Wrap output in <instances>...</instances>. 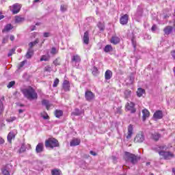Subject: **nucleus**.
<instances>
[{
  "instance_id": "f257e3e1",
  "label": "nucleus",
  "mask_w": 175,
  "mask_h": 175,
  "mask_svg": "<svg viewBox=\"0 0 175 175\" xmlns=\"http://www.w3.org/2000/svg\"><path fill=\"white\" fill-rule=\"evenodd\" d=\"M152 150H154L156 152H159V154L161 157H163V159L167 160L171 159V158H174V154L171 152L166 151L167 150V146H160L152 148Z\"/></svg>"
},
{
  "instance_id": "f03ea898",
  "label": "nucleus",
  "mask_w": 175,
  "mask_h": 175,
  "mask_svg": "<svg viewBox=\"0 0 175 175\" xmlns=\"http://www.w3.org/2000/svg\"><path fill=\"white\" fill-rule=\"evenodd\" d=\"M21 92L23 94L25 98L30 100L38 99V93L35 91L33 88L29 86L28 88H24L21 90Z\"/></svg>"
},
{
  "instance_id": "7ed1b4c3",
  "label": "nucleus",
  "mask_w": 175,
  "mask_h": 175,
  "mask_svg": "<svg viewBox=\"0 0 175 175\" xmlns=\"http://www.w3.org/2000/svg\"><path fill=\"white\" fill-rule=\"evenodd\" d=\"M124 158L126 162H130L132 165H136L140 161V157L129 152H124Z\"/></svg>"
},
{
  "instance_id": "20e7f679",
  "label": "nucleus",
  "mask_w": 175,
  "mask_h": 175,
  "mask_svg": "<svg viewBox=\"0 0 175 175\" xmlns=\"http://www.w3.org/2000/svg\"><path fill=\"white\" fill-rule=\"evenodd\" d=\"M46 148H55V147H59V142L55 138H49L45 141Z\"/></svg>"
},
{
  "instance_id": "39448f33",
  "label": "nucleus",
  "mask_w": 175,
  "mask_h": 175,
  "mask_svg": "<svg viewBox=\"0 0 175 175\" xmlns=\"http://www.w3.org/2000/svg\"><path fill=\"white\" fill-rule=\"evenodd\" d=\"M21 6H22L21 4L18 3L12 5L10 7V10L12 14H17V13H20V10H21Z\"/></svg>"
},
{
  "instance_id": "423d86ee",
  "label": "nucleus",
  "mask_w": 175,
  "mask_h": 175,
  "mask_svg": "<svg viewBox=\"0 0 175 175\" xmlns=\"http://www.w3.org/2000/svg\"><path fill=\"white\" fill-rule=\"evenodd\" d=\"M143 16V8L138 7L136 13L134 15V19L136 21H140V19Z\"/></svg>"
},
{
  "instance_id": "0eeeda50",
  "label": "nucleus",
  "mask_w": 175,
  "mask_h": 175,
  "mask_svg": "<svg viewBox=\"0 0 175 175\" xmlns=\"http://www.w3.org/2000/svg\"><path fill=\"white\" fill-rule=\"evenodd\" d=\"M126 109L132 114L136 113V108H135V104L133 102L127 103L126 105Z\"/></svg>"
},
{
  "instance_id": "6e6552de",
  "label": "nucleus",
  "mask_w": 175,
  "mask_h": 175,
  "mask_svg": "<svg viewBox=\"0 0 175 175\" xmlns=\"http://www.w3.org/2000/svg\"><path fill=\"white\" fill-rule=\"evenodd\" d=\"M144 133L143 132H140L137 134L136 137L134 139L135 143H143L144 142Z\"/></svg>"
},
{
  "instance_id": "1a4fd4ad",
  "label": "nucleus",
  "mask_w": 175,
  "mask_h": 175,
  "mask_svg": "<svg viewBox=\"0 0 175 175\" xmlns=\"http://www.w3.org/2000/svg\"><path fill=\"white\" fill-rule=\"evenodd\" d=\"M85 98L86 100L90 101L95 98V94L91 91H86L85 93Z\"/></svg>"
},
{
  "instance_id": "9d476101",
  "label": "nucleus",
  "mask_w": 175,
  "mask_h": 175,
  "mask_svg": "<svg viewBox=\"0 0 175 175\" xmlns=\"http://www.w3.org/2000/svg\"><path fill=\"white\" fill-rule=\"evenodd\" d=\"M81 62V57L79 55H74L71 57V64H80Z\"/></svg>"
},
{
  "instance_id": "9b49d317",
  "label": "nucleus",
  "mask_w": 175,
  "mask_h": 175,
  "mask_svg": "<svg viewBox=\"0 0 175 175\" xmlns=\"http://www.w3.org/2000/svg\"><path fill=\"white\" fill-rule=\"evenodd\" d=\"M128 20H129V16L126 14L120 17V23L122 25H126L128 24Z\"/></svg>"
},
{
  "instance_id": "f8f14e48",
  "label": "nucleus",
  "mask_w": 175,
  "mask_h": 175,
  "mask_svg": "<svg viewBox=\"0 0 175 175\" xmlns=\"http://www.w3.org/2000/svg\"><path fill=\"white\" fill-rule=\"evenodd\" d=\"M44 151V145L43 143H38L36 147V152L37 154H40Z\"/></svg>"
},
{
  "instance_id": "ddd939ff",
  "label": "nucleus",
  "mask_w": 175,
  "mask_h": 175,
  "mask_svg": "<svg viewBox=\"0 0 175 175\" xmlns=\"http://www.w3.org/2000/svg\"><path fill=\"white\" fill-rule=\"evenodd\" d=\"M10 167H12V165L8 164L3 168L1 169V172L3 175H10Z\"/></svg>"
},
{
  "instance_id": "4468645a",
  "label": "nucleus",
  "mask_w": 175,
  "mask_h": 175,
  "mask_svg": "<svg viewBox=\"0 0 175 175\" xmlns=\"http://www.w3.org/2000/svg\"><path fill=\"white\" fill-rule=\"evenodd\" d=\"M62 87L63 90H64L66 92H67L68 91H70V82H69V81L68 80H64Z\"/></svg>"
},
{
  "instance_id": "2eb2a0df",
  "label": "nucleus",
  "mask_w": 175,
  "mask_h": 175,
  "mask_svg": "<svg viewBox=\"0 0 175 175\" xmlns=\"http://www.w3.org/2000/svg\"><path fill=\"white\" fill-rule=\"evenodd\" d=\"M153 118H155L156 120H161V118H163V113L162 111H156L153 115Z\"/></svg>"
},
{
  "instance_id": "dca6fc26",
  "label": "nucleus",
  "mask_w": 175,
  "mask_h": 175,
  "mask_svg": "<svg viewBox=\"0 0 175 175\" xmlns=\"http://www.w3.org/2000/svg\"><path fill=\"white\" fill-rule=\"evenodd\" d=\"M132 135H133V125L130 124L128 126V132H127V135L126 138L129 140L132 137Z\"/></svg>"
},
{
  "instance_id": "f3484780",
  "label": "nucleus",
  "mask_w": 175,
  "mask_h": 175,
  "mask_svg": "<svg viewBox=\"0 0 175 175\" xmlns=\"http://www.w3.org/2000/svg\"><path fill=\"white\" fill-rule=\"evenodd\" d=\"M83 42L84 44H88L90 43V33L88 31L84 33Z\"/></svg>"
},
{
  "instance_id": "a211bd4d",
  "label": "nucleus",
  "mask_w": 175,
  "mask_h": 175,
  "mask_svg": "<svg viewBox=\"0 0 175 175\" xmlns=\"http://www.w3.org/2000/svg\"><path fill=\"white\" fill-rule=\"evenodd\" d=\"M42 106H45L46 110H50V107H51V104L49 100L43 99L42 100Z\"/></svg>"
},
{
  "instance_id": "6ab92c4d",
  "label": "nucleus",
  "mask_w": 175,
  "mask_h": 175,
  "mask_svg": "<svg viewBox=\"0 0 175 175\" xmlns=\"http://www.w3.org/2000/svg\"><path fill=\"white\" fill-rule=\"evenodd\" d=\"M150 117V111H148L146 109L142 111V120L143 121H146L147 118Z\"/></svg>"
},
{
  "instance_id": "aec40b11",
  "label": "nucleus",
  "mask_w": 175,
  "mask_h": 175,
  "mask_svg": "<svg viewBox=\"0 0 175 175\" xmlns=\"http://www.w3.org/2000/svg\"><path fill=\"white\" fill-rule=\"evenodd\" d=\"M163 32L165 35H170L172 32H173V27L172 26H167L164 28Z\"/></svg>"
},
{
  "instance_id": "412c9836",
  "label": "nucleus",
  "mask_w": 175,
  "mask_h": 175,
  "mask_svg": "<svg viewBox=\"0 0 175 175\" xmlns=\"http://www.w3.org/2000/svg\"><path fill=\"white\" fill-rule=\"evenodd\" d=\"M113 77V72L110 70H107L105 74V80H110Z\"/></svg>"
},
{
  "instance_id": "4be33fe9",
  "label": "nucleus",
  "mask_w": 175,
  "mask_h": 175,
  "mask_svg": "<svg viewBox=\"0 0 175 175\" xmlns=\"http://www.w3.org/2000/svg\"><path fill=\"white\" fill-rule=\"evenodd\" d=\"M110 42L112 43V44H118V43L120 42V39L117 36H112Z\"/></svg>"
},
{
  "instance_id": "5701e85b",
  "label": "nucleus",
  "mask_w": 175,
  "mask_h": 175,
  "mask_svg": "<svg viewBox=\"0 0 175 175\" xmlns=\"http://www.w3.org/2000/svg\"><path fill=\"white\" fill-rule=\"evenodd\" d=\"M33 55V49H29L26 55H25L26 58L27 59H29L32 58Z\"/></svg>"
},
{
  "instance_id": "b1692460",
  "label": "nucleus",
  "mask_w": 175,
  "mask_h": 175,
  "mask_svg": "<svg viewBox=\"0 0 175 175\" xmlns=\"http://www.w3.org/2000/svg\"><path fill=\"white\" fill-rule=\"evenodd\" d=\"M79 144H80V140L77 139H72L70 143V146L71 147L79 146Z\"/></svg>"
},
{
  "instance_id": "393cba45",
  "label": "nucleus",
  "mask_w": 175,
  "mask_h": 175,
  "mask_svg": "<svg viewBox=\"0 0 175 175\" xmlns=\"http://www.w3.org/2000/svg\"><path fill=\"white\" fill-rule=\"evenodd\" d=\"M152 139L155 142H158L161 139V134L159 133H154L152 134Z\"/></svg>"
},
{
  "instance_id": "a878e982",
  "label": "nucleus",
  "mask_w": 175,
  "mask_h": 175,
  "mask_svg": "<svg viewBox=\"0 0 175 175\" xmlns=\"http://www.w3.org/2000/svg\"><path fill=\"white\" fill-rule=\"evenodd\" d=\"M14 137H16V135H14V133L10 132L8 135V137H7L8 143H12V139H14Z\"/></svg>"
},
{
  "instance_id": "bb28decb",
  "label": "nucleus",
  "mask_w": 175,
  "mask_h": 175,
  "mask_svg": "<svg viewBox=\"0 0 175 175\" xmlns=\"http://www.w3.org/2000/svg\"><path fill=\"white\" fill-rule=\"evenodd\" d=\"M145 90L143 88H138L137 91V96L139 98L143 96V94H144Z\"/></svg>"
},
{
  "instance_id": "cd10ccee",
  "label": "nucleus",
  "mask_w": 175,
  "mask_h": 175,
  "mask_svg": "<svg viewBox=\"0 0 175 175\" xmlns=\"http://www.w3.org/2000/svg\"><path fill=\"white\" fill-rule=\"evenodd\" d=\"M105 53H110V51H113V47L110 44H107L104 48Z\"/></svg>"
},
{
  "instance_id": "c85d7f7f",
  "label": "nucleus",
  "mask_w": 175,
  "mask_h": 175,
  "mask_svg": "<svg viewBox=\"0 0 175 175\" xmlns=\"http://www.w3.org/2000/svg\"><path fill=\"white\" fill-rule=\"evenodd\" d=\"M27 151V147H25V144H22L20 149L18 150L19 154H23Z\"/></svg>"
},
{
  "instance_id": "c756f323",
  "label": "nucleus",
  "mask_w": 175,
  "mask_h": 175,
  "mask_svg": "<svg viewBox=\"0 0 175 175\" xmlns=\"http://www.w3.org/2000/svg\"><path fill=\"white\" fill-rule=\"evenodd\" d=\"M64 112L62 110H56L55 111V116L57 118H59V117H62Z\"/></svg>"
},
{
  "instance_id": "7c9ffc66",
  "label": "nucleus",
  "mask_w": 175,
  "mask_h": 175,
  "mask_svg": "<svg viewBox=\"0 0 175 175\" xmlns=\"http://www.w3.org/2000/svg\"><path fill=\"white\" fill-rule=\"evenodd\" d=\"M12 29L13 27H12V25L8 24L5 25V27L3 29L2 32H9V31H10V29Z\"/></svg>"
},
{
  "instance_id": "2f4dec72",
  "label": "nucleus",
  "mask_w": 175,
  "mask_h": 175,
  "mask_svg": "<svg viewBox=\"0 0 175 175\" xmlns=\"http://www.w3.org/2000/svg\"><path fill=\"white\" fill-rule=\"evenodd\" d=\"M81 114H83V111H80L79 109H75L72 113V116H81Z\"/></svg>"
},
{
  "instance_id": "473e14b6",
  "label": "nucleus",
  "mask_w": 175,
  "mask_h": 175,
  "mask_svg": "<svg viewBox=\"0 0 175 175\" xmlns=\"http://www.w3.org/2000/svg\"><path fill=\"white\" fill-rule=\"evenodd\" d=\"M25 21V18L23 17H20L18 16H15V23H23Z\"/></svg>"
},
{
  "instance_id": "72a5a7b5",
  "label": "nucleus",
  "mask_w": 175,
  "mask_h": 175,
  "mask_svg": "<svg viewBox=\"0 0 175 175\" xmlns=\"http://www.w3.org/2000/svg\"><path fill=\"white\" fill-rule=\"evenodd\" d=\"M97 27L100 29V31H105V23H104L98 22V23L97 24Z\"/></svg>"
},
{
  "instance_id": "f704fd0d",
  "label": "nucleus",
  "mask_w": 175,
  "mask_h": 175,
  "mask_svg": "<svg viewBox=\"0 0 175 175\" xmlns=\"http://www.w3.org/2000/svg\"><path fill=\"white\" fill-rule=\"evenodd\" d=\"M52 175H61V171L58 169H53L51 170Z\"/></svg>"
},
{
  "instance_id": "c9c22d12",
  "label": "nucleus",
  "mask_w": 175,
  "mask_h": 175,
  "mask_svg": "<svg viewBox=\"0 0 175 175\" xmlns=\"http://www.w3.org/2000/svg\"><path fill=\"white\" fill-rule=\"evenodd\" d=\"M38 43H39V39L37 38L34 42H31L29 44V49H32V47H33V46H36Z\"/></svg>"
},
{
  "instance_id": "e433bc0d",
  "label": "nucleus",
  "mask_w": 175,
  "mask_h": 175,
  "mask_svg": "<svg viewBox=\"0 0 175 175\" xmlns=\"http://www.w3.org/2000/svg\"><path fill=\"white\" fill-rule=\"evenodd\" d=\"M132 94V91L129 90H125L124 92V96L126 99H128V98H129V96H131Z\"/></svg>"
},
{
  "instance_id": "4c0bfd02",
  "label": "nucleus",
  "mask_w": 175,
  "mask_h": 175,
  "mask_svg": "<svg viewBox=\"0 0 175 175\" xmlns=\"http://www.w3.org/2000/svg\"><path fill=\"white\" fill-rule=\"evenodd\" d=\"M129 81L130 84H133V81H135V74L131 73L129 76Z\"/></svg>"
},
{
  "instance_id": "58836bf2",
  "label": "nucleus",
  "mask_w": 175,
  "mask_h": 175,
  "mask_svg": "<svg viewBox=\"0 0 175 175\" xmlns=\"http://www.w3.org/2000/svg\"><path fill=\"white\" fill-rule=\"evenodd\" d=\"M51 54L52 55H55V54H58V51L56 47H52L51 49Z\"/></svg>"
},
{
  "instance_id": "ea45409f",
  "label": "nucleus",
  "mask_w": 175,
  "mask_h": 175,
  "mask_svg": "<svg viewBox=\"0 0 175 175\" xmlns=\"http://www.w3.org/2000/svg\"><path fill=\"white\" fill-rule=\"evenodd\" d=\"M50 59V57L47 56V55H42L41 57V58L40 59V62L42 61H49Z\"/></svg>"
},
{
  "instance_id": "a19ab883",
  "label": "nucleus",
  "mask_w": 175,
  "mask_h": 175,
  "mask_svg": "<svg viewBox=\"0 0 175 175\" xmlns=\"http://www.w3.org/2000/svg\"><path fill=\"white\" fill-rule=\"evenodd\" d=\"M68 10V5H62L60 6V10L61 12H65Z\"/></svg>"
},
{
  "instance_id": "79ce46f5",
  "label": "nucleus",
  "mask_w": 175,
  "mask_h": 175,
  "mask_svg": "<svg viewBox=\"0 0 175 175\" xmlns=\"http://www.w3.org/2000/svg\"><path fill=\"white\" fill-rule=\"evenodd\" d=\"M131 42L134 50H136V39L135 38V37L132 38Z\"/></svg>"
},
{
  "instance_id": "37998d69",
  "label": "nucleus",
  "mask_w": 175,
  "mask_h": 175,
  "mask_svg": "<svg viewBox=\"0 0 175 175\" xmlns=\"http://www.w3.org/2000/svg\"><path fill=\"white\" fill-rule=\"evenodd\" d=\"M53 64L55 66H58V65H61V62L59 61V58H57L53 61Z\"/></svg>"
},
{
  "instance_id": "c03bdc74",
  "label": "nucleus",
  "mask_w": 175,
  "mask_h": 175,
  "mask_svg": "<svg viewBox=\"0 0 175 175\" xmlns=\"http://www.w3.org/2000/svg\"><path fill=\"white\" fill-rule=\"evenodd\" d=\"M58 84H59V79L56 78L53 82V87L55 88V87H57Z\"/></svg>"
},
{
  "instance_id": "a18cd8bd",
  "label": "nucleus",
  "mask_w": 175,
  "mask_h": 175,
  "mask_svg": "<svg viewBox=\"0 0 175 175\" xmlns=\"http://www.w3.org/2000/svg\"><path fill=\"white\" fill-rule=\"evenodd\" d=\"M27 62V60H24L23 62H21L19 65L18 66V69L20 70V69H21V68H23V66H24V65H25V63Z\"/></svg>"
},
{
  "instance_id": "49530a36",
  "label": "nucleus",
  "mask_w": 175,
  "mask_h": 175,
  "mask_svg": "<svg viewBox=\"0 0 175 175\" xmlns=\"http://www.w3.org/2000/svg\"><path fill=\"white\" fill-rule=\"evenodd\" d=\"M16 85V81H10L8 85H7L8 88H12V87H13L14 85Z\"/></svg>"
},
{
  "instance_id": "de8ad7c7",
  "label": "nucleus",
  "mask_w": 175,
  "mask_h": 175,
  "mask_svg": "<svg viewBox=\"0 0 175 175\" xmlns=\"http://www.w3.org/2000/svg\"><path fill=\"white\" fill-rule=\"evenodd\" d=\"M3 111V103L2 102V100H0V116L2 114Z\"/></svg>"
},
{
  "instance_id": "09e8293b",
  "label": "nucleus",
  "mask_w": 175,
  "mask_h": 175,
  "mask_svg": "<svg viewBox=\"0 0 175 175\" xmlns=\"http://www.w3.org/2000/svg\"><path fill=\"white\" fill-rule=\"evenodd\" d=\"M16 51V49H11L9 53H8V57H12V55H13V54H14V52Z\"/></svg>"
},
{
  "instance_id": "8fccbe9b",
  "label": "nucleus",
  "mask_w": 175,
  "mask_h": 175,
  "mask_svg": "<svg viewBox=\"0 0 175 175\" xmlns=\"http://www.w3.org/2000/svg\"><path fill=\"white\" fill-rule=\"evenodd\" d=\"M8 40H9V36H6L3 38V44H5L8 42Z\"/></svg>"
},
{
  "instance_id": "3c124183",
  "label": "nucleus",
  "mask_w": 175,
  "mask_h": 175,
  "mask_svg": "<svg viewBox=\"0 0 175 175\" xmlns=\"http://www.w3.org/2000/svg\"><path fill=\"white\" fill-rule=\"evenodd\" d=\"M44 72H51V66H45Z\"/></svg>"
},
{
  "instance_id": "603ef678",
  "label": "nucleus",
  "mask_w": 175,
  "mask_h": 175,
  "mask_svg": "<svg viewBox=\"0 0 175 175\" xmlns=\"http://www.w3.org/2000/svg\"><path fill=\"white\" fill-rule=\"evenodd\" d=\"M16 118L15 116L10 117L8 119V122H13V121H16Z\"/></svg>"
},
{
  "instance_id": "864d4df0",
  "label": "nucleus",
  "mask_w": 175,
  "mask_h": 175,
  "mask_svg": "<svg viewBox=\"0 0 175 175\" xmlns=\"http://www.w3.org/2000/svg\"><path fill=\"white\" fill-rule=\"evenodd\" d=\"M157 29V25H153L151 28L152 32H155Z\"/></svg>"
},
{
  "instance_id": "5fc2aeb1",
  "label": "nucleus",
  "mask_w": 175,
  "mask_h": 175,
  "mask_svg": "<svg viewBox=\"0 0 175 175\" xmlns=\"http://www.w3.org/2000/svg\"><path fill=\"white\" fill-rule=\"evenodd\" d=\"M122 113V110L121 109V108L118 107V108L116 109V113H117V114H121Z\"/></svg>"
},
{
  "instance_id": "6e6d98bb",
  "label": "nucleus",
  "mask_w": 175,
  "mask_h": 175,
  "mask_svg": "<svg viewBox=\"0 0 175 175\" xmlns=\"http://www.w3.org/2000/svg\"><path fill=\"white\" fill-rule=\"evenodd\" d=\"M43 36H44V38H49V37L50 36V33H49V32H44V33H43Z\"/></svg>"
},
{
  "instance_id": "4d7b16f0",
  "label": "nucleus",
  "mask_w": 175,
  "mask_h": 175,
  "mask_svg": "<svg viewBox=\"0 0 175 175\" xmlns=\"http://www.w3.org/2000/svg\"><path fill=\"white\" fill-rule=\"evenodd\" d=\"M90 154L91 155H93V157H96V155H97L96 152H94V150H90Z\"/></svg>"
},
{
  "instance_id": "13d9d810",
  "label": "nucleus",
  "mask_w": 175,
  "mask_h": 175,
  "mask_svg": "<svg viewBox=\"0 0 175 175\" xmlns=\"http://www.w3.org/2000/svg\"><path fill=\"white\" fill-rule=\"evenodd\" d=\"M171 55L174 59H175V50L171 51Z\"/></svg>"
},
{
  "instance_id": "bf43d9fd",
  "label": "nucleus",
  "mask_w": 175,
  "mask_h": 175,
  "mask_svg": "<svg viewBox=\"0 0 175 175\" xmlns=\"http://www.w3.org/2000/svg\"><path fill=\"white\" fill-rule=\"evenodd\" d=\"M30 30L31 31H35V30H36V26H35V25H32V26H30Z\"/></svg>"
},
{
  "instance_id": "052dcab7",
  "label": "nucleus",
  "mask_w": 175,
  "mask_h": 175,
  "mask_svg": "<svg viewBox=\"0 0 175 175\" xmlns=\"http://www.w3.org/2000/svg\"><path fill=\"white\" fill-rule=\"evenodd\" d=\"M96 72H98V68L94 67V70L92 71V74L96 75Z\"/></svg>"
},
{
  "instance_id": "680f3d73",
  "label": "nucleus",
  "mask_w": 175,
  "mask_h": 175,
  "mask_svg": "<svg viewBox=\"0 0 175 175\" xmlns=\"http://www.w3.org/2000/svg\"><path fill=\"white\" fill-rule=\"evenodd\" d=\"M5 143V139L0 137V144H3Z\"/></svg>"
},
{
  "instance_id": "e2e57ef3",
  "label": "nucleus",
  "mask_w": 175,
  "mask_h": 175,
  "mask_svg": "<svg viewBox=\"0 0 175 175\" xmlns=\"http://www.w3.org/2000/svg\"><path fill=\"white\" fill-rule=\"evenodd\" d=\"M5 18V16L2 15V12H0V20Z\"/></svg>"
},
{
  "instance_id": "0e129e2a",
  "label": "nucleus",
  "mask_w": 175,
  "mask_h": 175,
  "mask_svg": "<svg viewBox=\"0 0 175 175\" xmlns=\"http://www.w3.org/2000/svg\"><path fill=\"white\" fill-rule=\"evenodd\" d=\"M10 39L12 42H13V40H14V36L13 35H11L10 37Z\"/></svg>"
},
{
  "instance_id": "69168bd1",
  "label": "nucleus",
  "mask_w": 175,
  "mask_h": 175,
  "mask_svg": "<svg viewBox=\"0 0 175 175\" xmlns=\"http://www.w3.org/2000/svg\"><path fill=\"white\" fill-rule=\"evenodd\" d=\"M112 159L113 162H116L117 161V157H116V156H112Z\"/></svg>"
},
{
  "instance_id": "338daca9",
  "label": "nucleus",
  "mask_w": 175,
  "mask_h": 175,
  "mask_svg": "<svg viewBox=\"0 0 175 175\" xmlns=\"http://www.w3.org/2000/svg\"><path fill=\"white\" fill-rule=\"evenodd\" d=\"M44 120H49V115L43 116Z\"/></svg>"
},
{
  "instance_id": "774afa93",
  "label": "nucleus",
  "mask_w": 175,
  "mask_h": 175,
  "mask_svg": "<svg viewBox=\"0 0 175 175\" xmlns=\"http://www.w3.org/2000/svg\"><path fill=\"white\" fill-rule=\"evenodd\" d=\"M18 106H19V107H24V104H17Z\"/></svg>"
}]
</instances>
